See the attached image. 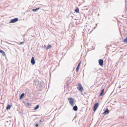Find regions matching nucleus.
<instances>
[{"mask_svg":"<svg viewBox=\"0 0 127 127\" xmlns=\"http://www.w3.org/2000/svg\"><path fill=\"white\" fill-rule=\"evenodd\" d=\"M73 109L74 111H76L78 109L76 105L73 106Z\"/></svg>","mask_w":127,"mask_h":127,"instance_id":"nucleus-11","label":"nucleus"},{"mask_svg":"<svg viewBox=\"0 0 127 127\" xmlns=\"http://www.w3.org/2000/svg\"><path fill=\"white\" fill-rule=\"evenodd\" d=\"M46 45H45L44 46H43V47L44 48H46Z\"/></svg>","mask_w":127,"mask_h":127,"instance_id":"nucleus-23","label":"nucleus"},{"mask_svg":"<svg viewBox=\"0 0 127 127\" xmlns=\"http://www.w3.org/2000/svg\"><path fill=\"white\" fill-rule=\"evenodd\" d=\"M25 95V93H22L20 95V99H21Z\"/></svg>","mask_w":127,"mask_h":127,"instance_id":"nucleus-15","label":"nucleus"},{"mask_svg":"<svg viewBox=\"0 0 127 127\" xmlns=\"http://www.w3.org/2000/svg\"><path fill=\"white\" fill-rule=\"evenodd\" d=\"M37 115H32V116H37Z\"/></svg>","mask_w":127,"mask_h":127,"instance_id":"nucleus-25","label":"nucleus"},{"mask_svg":"<svg viewBox=\"0 0 127 127\" xmlns=\"http://www.w3.org/2000/svg\"><path fill=\"white\" fill-rule=\"evenodd\" d=\"M11 105L9 104H8L6 107V109L7 110H9L10 109L11 107Z\"/></svg>","mask_w":127,"mask_h":127,"instance_id":"nucleus-13","label":"nucleus"},{"mask_svg":"<svg viewBox=\"0 0 127 127\" xmlns=\"http://www.w3.org/2000/svg\"><path fill=\"white\" fill-rule=\"evenodd\" d=\"M39 106L38 105H37L34 108L33 110H37Z\"/></svg>","mask_w":127,"mask_h":127,"instance_id":"nucleus-14","label":"nucleus"},{"mask_svg":"<svg viewBox=\"0 0 127 127\" xmlns=\"http://www.w3.org/2000/svg\"><path fill=\"white\" fill-rule=\"evenodd\" d=\"M31 63L33 65L35 64V62L34 59V57H32V58L31 60Z\"/></svg>","mask_w":127,"mask_h":127,"instance_id":"nucleus-6","label":"nucleus"},{"mask_svg":"<svg viewBox=\"0 0 127 127\" xmlns=\"http://www.w3.org/2000/svg\"><path fill=\"white\" fill-rule=\"evenodd\" d=\"M104 89H103L102 90L99 94L100 96H101L104 93Z\"/></svg>","mask_w":127,"mask_h":127,"instance_id":"nucleus-10","label":"nucleus"},{"mask_svg":"<svg viewBox=\"0 0 127 127\" xmlns=\"http://www.w3.org/2000/svg\"><path fill=\"white\" fill-rule=\"evenodd\" d=\"M75 11L76 13H78L79 12V10L78 8V7H77L76 9L75 10Z\"/></svg>","mask_w":127,"mask_h":127,"instance_id":"nucleus-17","label":"nucleus"},{"mask_svg":"<svg viewBox=\"0 0 127 127\" xmlns=\"http://www.w3.org/2000/svg\"><path fill=\"white\" fill-rule=\"evenodd\" d=\"M81 62H80L76 68V71L77 72H78V71L79 70V67L80 66V65Z\"/></svg>","mask_w":127,"mask_h":127,"instance_id":"nucleus-8","label":"nucleus"},{"mask_svg":"<svg viewBox=\"0 0 127 127\" xmlns=\"http://www.w3.org/2000/svg\"><path fill=\"white\" fill-rule=\"evenodd\" d=\"M18 20V18H15L13 19H12L10 21V23H13L17 21Z\"/></svg>","mask_w":127,"mask_h":127,"instance_id":"nucleus-4","label":"nucleus"},{"mask_svg":"<svg viewBox=\"0 0 127 127\" xmlns=\"http://www.w3.org/2000/svg\"><path fill=\"white\" fill-rule=\"evenodd\" d=\"M43 122L42 121V120H40L39 121V123H41V122Z\"/></svg>","mask_w":127,"mask_h":127,"instance_id":"nucleus-22","label":"nucleus"},{"mask_svg":"<svg viewBox=\"0 0 127 127\" xmlns=\"http://www.w3.org/2000/svg\"><path fill=\"white\" fill-rule=\"evenodd\" d=\"M123 41L126 43H127V37L123 40Z\"/></svg>","mask_w":127,"mask_h":127,"instance_id":"nucleus-18","label":"nucleus"},{"mask_svg":"<svg viewBox=\"0 0 127 127\" xmlns=\"http://www.w3.org/2000/svg\"><path fill=\"white\" fill-rule=\"evenodd\" d=\"M99 104L98 103H96L94 104L93 106V111H95L96 110Z\"/></svg>","mask_w":127,"mask_h":127,"instance_id":"nucleus-2","label":"nucleus"},{"mask_svg":"<svg viewBox=\"0 0 127 127\" xmlns=\"http://www.w3.org/2000/svg\"><path fill=\"white\" fill-rule=\"evenodd\" d=\"M99 64L101 66H102L103 64V60L100 59L98 60Z\"/></svg>","mask_w":127,"mask_h":127,"instance_id":"nucleus-5","label":"nucleus"},{"mask_svg":"<svg viewBox=\"0 0 127 127\" xmlns=\"http://www.w3.org/2000/svg\"><path fill=\"white\" fill-rule=\"evenodd\" d=\"M24 43V42H21L19 43V44H23Z\"/></svg>","mask_w":127,"mask_h":127,"instance_id":"nucleus-20","label":"nucleus"},{"mask_svg":"<svg viewBox=\"0 0 127 127\" xmlns=\"http://www.w3.org/2000/svg\"><path fill=\"white\" fill-rule=\"evenodd\" d=\"M40 8L39 7L36 8H33L32 9V11L33 12H36Z\"/></svg>","mask_w":127,"mask_h":127,"instance_id":"nucleus-12","label":"nucleus"},{"mask_svg":"<svg viewBox=\"0 0 127 127\" xmlns=\"http://www.w3.org/2000/svg\"><path fill=\"white\" fill-rule=\"evenodd\" d=\"M68 100L70 105L72 106H73L74 103V99L72 97H70L68 98Z\"/></svg>","mask_w":127,"mask_h":127,"instance_id":"nucleus-1","label":"nucleus"},{"mask_svg":"<svg viewBox=\"0 0 127 127\" xmlns=\"http://www.w3.org/2000/svg\"><path fill=\"white\" fill-rule=\"evenodd\" d=\"M27 104L28 105H30V104H29V103H27Z\"/></svg>","mask_w":127,"mask_h":127,"instance_id":"nucleus-24","label":"nucleus"},{"mask_svg":"<svg viewBox=\"0 0 127 127\" xmlns=\"http://www.w3.org/2000/svg\"><path fill=\"white\" fill-rule=\"evenodd\" d=\"M109 112V110H108V108L106 109L104 111L103 113V114L104 115H106L108 114Z\"/></svg>","mask_w":127,"mask_h":127,"instance_id":"nucleus-7","label":"nucleus"},{"mask_svg":"<svg viewBox=\"0 0 127 127\" xmlns=\"http://www.w3.org/2000/svg\"><path fill=\"white\" fill-rule=\"evenodd\" d=\"M51 45L50 44H48L46 48V49H48L51 47Z\"/></svg>","mask_w":127,"mask_h":127,"instance_id":"nucleus-16","label":"nucleus"},{"mask_svg":"<svg viewBox=\"0 0 127 127\" xmlns=\"http://www.w3.org/2000/svg\"><path fill=\"white\" fill-rule=\"evenodd\" d=\"M34 83L36 85H37L38 84V82L36 80H34Z\"/></svg>","mask_w":127,"mask_h":127,"instance_id":"nucleus-19","label":"nucleus"},{"mask_svg":"<svg viewBox=\"0 0 127 127\" xmlns=\"http://www.w3.org/2000/svg\"><path fill=\"white\" fill-rule=\"evenodd\" d=\"M78 85L79 87H77V89L79 91H82L83 90V89L81 84L80 83H79L78 84Z\"/></svg>","mask_w":127,"mask_h":127,"instance_id":"nucleus-3","label":"nucleus"},{"mask_svg":"<svg viewBox=\"0 0 127 127\" xmlns=\"http://www.w3.org/2000/svg\"><path fill=\"white\" fill-rule=\"evenodd\" d=\"M0 52L2 54L3 56H5V53L2 50H0Z\"/></svg>","mask_w":127,"mask_h":127,"instance_id":"nucleus-9","label":"nucleus"},{"mask_svg":"<svg viewBox=\"0 0 127 127\" xmlns=\"http://www.w3.org/2000/svg\"><path fill=\"white\" fill-rule=\"evenodd\" d=\"M38 123H37L35 125V126L36 127H38Z\"/></svg>","mask_w":127,"mask_h":127,"instance_id":"nucleus-21","label":"nucleus"}]
</instances>
